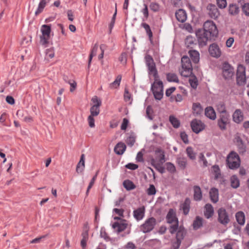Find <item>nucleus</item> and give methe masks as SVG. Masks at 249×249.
<instances>
[{"label":"nucleus","mask_w":249,"mask_h":249,"mask_svg":"<svg viewBox=\"0 0 249 249\" xmlns=\"http://www.w3.org/2000/svg\"><path fill=\"white\" fill-rule=\"evenodd\" d=\"M182 69L180 70V73L183 77H189L192 74L193 68L190 58L186 55L181 58Z\"/></svg>","instance_id":"f257e3e1"},{"label":"nucleus","mask_w":249,"mask_h":249,"mask_svg":"<svg viewBox=\"0 0 249 249\" xmlns=\"http://www.w3.org/2000/svg\"><path fill=\"white\" fill-rule=\"evenodd\" d=\"M227 164L231 169H236L240 165L239 155L235 152L231 151L227 156Z\"/></svg>","instance_id":"f03ea898"},{"label":"nucleus","mask_w":249,"mask_h":249,"mask_svg":"<svg viewBox=\"0 0 249 249\" xmlns=\"http://www.w3.org/2000/svg\"><path fill=\"white\" fill-rule=\"evenodd\" d=\"M203 28V32L210 36L211 38L214 39L217 36L218 31L213 21L209 20L206 21L204 24Z\"/></svg>","instance_id":"7ed1b4c3"},{"label":"nucleus","mask_w":249,"mask_h":249,"mask_svg":"<svg viewBox=\"0 0 249 249\" xmlns=\"http://www.w3.org/2000/svg\"><path fill=\"white\" fill-rule=\"evenodd\" d=\"M186 234V231L185 228L179 227L176 233V241L172 242L171 249H178Z\"/></svg>","instance_id":"20e7f679"},{"label":"nucleus","mask_w":249,"mask_h":249,"mask_svg":"<svg viewBox=\"0 0 249 249\" xmlns=\"http://www.w3.org/2000/svg\"><path fill=\"white\" fill-rule=\"evenodd\" d=\"M41 31L42 35L40 36V43L42 45L46 46L48 43V40L50 37L51 26L50 25H43L41 26Z\"/></svg>","instance_id":"39448f33"},{"label":"nucleus","mask_w":249,"mask_h":249,"mask_svg":"<svg viewBox=\"0 0 249 249\" xmlns=\"http://www.w3.org/2000/svg\"><path fill=\"white\" fill-rule=\"evenodd\" d=\"M221 70L223 77L226 80L231 78L234 75V69L228 62L222 63Z\"/></svg>","instance_id":"423d86ee"},{"label":"nucleus","mask_w":249,"mask_h":249,"mask_svg":"<svg viewBox=\"0 0 249 249\" xmlns=\"http://www.w3.org/2000/svg\"><path fill=\"white\" fill-rule=\"evenodd\" d=\"M236 81L239 85H244L246 82V68L243 65L240 64L237 67Z\"/></svg>","instance_id":"0eeeda50"},{"label":"nucleus","mask_w":249,"mask_h":249,"mask_svg":"<svg viewBox=\"0 0 249 249\" xmlns=\"http://www.w3.org/2000/svg\"><path fill=\"white\" fill-rule=\"evenodd\" d=\"M156 224V220L154 217H150L145 220L141 225V229L143 233H147L152 231Z\"/></svg>","instance_id":"6e6552de"},{"label":"nucleus","mask_w":249,"mask_h":249,"mask_svg":"<svg viewBox=\"0 0 249 249\" xmlns=\"http://www.w3.org/2000/svg\"><path fill=\"white\" fill-rule=\"evenodd\" d=\"M230 117L229 114L219 115L217 122V126L221 130L224 131L227 129V125L230 123Z\"/></svg>","instance_id":"1a4fd4ad"},{"label":"nucleus","mask_w":249,"mask_h":249,"mask_svg":"<svg viewBox=\"0 0 249 249\" xmlns=\"http://www.w3.org/2000/svg\"><path fill=\"white\" fill-rule=\"evenodd\" d=\"M91 101L94 104L90 109V115L97 116L100 113V107L101 106V101L98 99L97 96H94L92 98Z\"/></svg>","instance_id":"9d476101"},{"label":"nucleus","mask_w":249,"mask_h":249,"mask_svg":"<svg viewBox=\"0 0 249 249\" xmlns=\"http://www.w3.org/2000/svg\"><path fill=\"white\" fill-rule=\"evenodd\" d=\"M210 55L216 58H219L222 54V51L217 44L213 43L211 44L208 49Z\"/></svg>","instance_id":"9b49d317"},{"label":"nucleus","mask_w":249,"mask_h":249,"mask_svg":"<svg viewBox=\"0 0 249 249\" xmlns=\"http://www.w3.org/2000/svg\"><path fill=\"white\" fill-rule=\"evenodd\" d=\"M218 220L222 224L226 225L230 222V218L225 209L221 208L218 210Z\"/></svg>","instance_id":"f8f14e48"},{"label":"nucleus","mask_w":249,"mask_h":249,"mask_svg":"<svg viewBox=\"0 0 249 249\" xmlns=\"http://www.w3.org/2000/svg\"><path fill=\"white\" fill-rule=\"evenodd\" d=\"M191 126L193 131L198 134L204 129L205 125L199 120L194 119L191 123Z\"/></svg>","instance_id":"ddd939ff"},{"label":"nucleus","mask_w":249,"mask_h":249,"mask_svg":"<svg viewBox=\"0 0 249 249\" xmlns=\"http://www.w3.org/2000/svg\"><path fill=\"white\" fill-rule=\"evenodd\" d=\"M197 37L198 43L199 47H202L207 45V42L209 40H211L212 38L210 36H208L206 33L203 31L198 32L196 34Z\"/></svg>","instance_id":"4468645a"},{"label":"nucleus","mask_w":249,"mask_h":249,"mask_svg":"<svg viewBox=\"0 0 249 249\" xmlns=\"http://www.w3.org/2000/svg\"><path fill=\"white\" fill-rule=\"evenodd\" d=\"M127 226L126 221L123 220L120 222H116L112 224V228L114 229L118 233H120L124 231Z\"/></svg>","instance_id":"2eb2a0df"},{"label":"nucleus","mask_w":249,"mask_h":249,"mask_svg":"<svg viewBox=\"0 0 249 249\" xmlns=\"http://www.w3.org/2000/svg\"><path fill=\"white\" fill-rule=\"evenodd\" d=\"M209 11L208 14L209 16L213 19H216L219 16V12L215 5L209 4L207 7Z\"/></svg>","instance_id":"dca6fc26"},{"label":"nucleus","mask_w":249,"mask_h":249,"mask_svg":"<svg viewBox=\"0 0 249 249\" xmlns=\"http://www.w3.org/2000/svg\"><path fill=\"white\" fill-rule=\"evenodd\" d=\"M145 208L144 206L138 208L133 211V216L137 220H142L144 216Z\"/></svg>","instance_id":"f3484780"},{"label":"nucleus","mask_w":249,"mask_h":249,"mask_svg":"<svg viewBox=\"0 0 249 249\" xmlns=\"http://www.w3.org/2000/svg\"><path fill=\"white\" fill-rule=\"evenodd\" d=\"M175 16L177 19L181 23L184 22L187 19V14L183 9H178L176 12Z\"/></svg>","instance_id":"a211bd4d"},{"label":"nucleus","mask_w":249,"mask_h":249,"mask_svg":"<svg viewBox=\"0 0 249 249\" xmlns=\"http://www.w3.org/2000/svg\"><path fill=\"white\" fill-rule=\"evenodd\" d=\"M146 66L148 68L149 74H153L154 80L157 81L159 79V76L154 62L150 63V64H148Z\"/></svg>","instance_id":"6ab92c4d"},{"label":"nucleus","mask_w":249,"mask_h":249,"mask_svg":"<svg viewBox=\"0 0 249 249\" xmlns=\"http://www.w3.org/2000/svg\"><path fill=\"white\" fill-rule=\"evenodd\" d=\"M244 119L243 114L239 109H236L232 114L233 121L237 124L241 123Z\"/></svg>","instance_id":"aec40b11"},{"label":"nucleus","mask_w":249,"mask_h":249,"mask_svg":"<svg viewBox=\"0 0 249 249\" xmlns=\"http://www.w3.org/2000/svg\"><path fill=\"white\" fill-rule=\"evenodd\" d=\"M126 145L123 142H118L114 147V151L118 155H122L126 150Z\"/></svg>","instance_id":"412c9836"},{"label":"nucleus","mask_w":249,"mask_h":249,"mask_svg":"<svg viewBox=\"0 0 249 249\" xmlns=\"http://www.w3.org/2000/svg\"><path fill=\"white\" fill-rule=\"evenodd\" d=\"M214 213V209L213 206L209 203L206 204L204 207V215L209 219L212 217Z\"/></svg>","instance_id":"4be33fe9"},{"label":"nucleus","mask_w":249,"mask_h":249,"mask_svg":"<svg viewBox=\"0 0 249 249\" xmlns=\"http://www.w3.org/2000/svg\"><path fill=\"white\" fill-rule=\"evenodd\" d=\"M194 191V199L195 201H198L202 199V194L201 190L199 186L195 185L193 187Z\"/></svg>","instance_id":"5701e85b"},{"label":"nucleus","mask_w":249,"mask_h":249,"mask_svg":"<svg viewBox=\"0 0 249 249\" xmlns=\"http://www.w3.org/2000/svg\"><path fill=\"white\" fill-rule=\"evenodd\" d=\"M205 115L212 120H214L216 117L215 112L212 107H208L205 108Z\"/></svg>","instance_id":"b1692460"},{"label":"nucleus","mask_w":249,"mask_h":249,"mask_svg":"<svg viewBox=\"0 0 249 249\" xmlns=\"http://www.w3.org/2000/svg\"><path fill=\"white\" fill-rule=\"evenodd\" d=\"M166 220L167 223L170 224H172L174 222H178V219L176 216V214L173 209H170L169 211L166 215Z\"/></svg>","instance_id":"393cba45"},{"label":"nucleus","mask_w":249,"mask_h":249,"mask_svg":"<svg viewBox=\"0 0 249 249\" xmlns=\"http://www.w3.org/2000/svg\"><path fill=\"white\" fill-rule=\"evenodd\" d=\"M156 159L158 160L159 163L162 164L165 161L164 152L160 149H157L155 150Z\"/></svg>","instance_id":"a878e982"},{"label":"nucleus","mask_w":249,"mask_h":249,"mask_svg":"<svg viewBox=\"0 0 249 249\" xmlns=\"http://www.w3.org/2000/svg\"><path fill=\"white\" fill-rule=\"evenodd\" d=\"M210 197L211 201L214 203H216L218 201V189L215 188H212L209 192Z\"/></svg>","instance_id":"bb28decb"},{"label":"nucleus","mask_w":249,"mask_h":249,"mask_svg":"<svg viewBox=\"0 0 249 249\" xmlns=\"http://www.w3.org/2000/svg\"><path fill=\"white\" fill-rule=\"evenodd\" d=\"M163 86L161 81L159 79L157 81L155 80L154 82L151 85L152 91L163 90Z\"/></svg>","instance_id":"cd10ccee"},{"label":"nucleus","mask_w":249,"mask_h":249,"mask_svg":"<svg viewBox=\"0 0 249 249\" xmlns=\"http://www.w3.org/2000/svg\"><path fill=\"white\" fill-rule=\"evenodd\" d=\"M51 0H40L37 8L35 12V15H38L43 11L46 5L50 2Z\"/></svg>","instance_id":"c85d7f7f"},{"label":"nucleus","mask_w":249,"mask_h":249,"mask_svg":"<svg viewBox=\"0 0 249 249\" xmlns=\"http://www.w3.org/2000/svg\"><path fill=\"white\" fill-rule=\"evenodd\" d=\"M85 168V155L82 154L80 160L76 166V171L77 173H81Z\"/></svg>","instance_id":"c756f323"},{"label":"nucleus","mask_w":249,"mask_h":249,"mask_svg":"<svg viewBox=\"0 0 249 249\" xmlns=\"http://www.w3.org/2000/svg\"><path fill=\"white\" fill-rule=\"evenodd\" d=\"M235 218L238 223L240 225H243L245 222V216L242 211L238 212L235 214Z\"/></svg>","instance_id":"7c9ffc66"},{"label":"nucleus","mask_w":249,"mask_h":249,"mask_svg":"<svg viewBox=\"0 0 249 249\" xmlns=\"http://www.w3.org/2000/svg\"><path fill=\"white\" fill-rule=\"evenodd\" d=\"M190 203L191 202L190 199L189 198H186L184 203L181 206V208L183 210V213L185 215L188 214L189 212Z\"/></svg>","instance_id":"2f4dec72"},{"label":"nucleus","mask_w":249,"mask_h":249,"mask_svg":"<svg viewBox=\"0 0 249 249\" xmlns=\"http://www.w3.org/2000/svg\"><path fill=\"white\" fill-rule=\"evenodd\" d=\"M189 55L195 63H197L199 61V53L196 50H190L189 51Z\"/></svg>","instance_id":"473e14b6"},{"label":"nucleus","mask_w":249,"mask_h":249,"mask_svg":"<svg viewBox=\"0 0 249 249\" xmlns=\"http://www.w3.org/2000/svg\"><path fill=\"white\" fill-rule=\"evenodd\" d=\"M203 225V219L197 216L193 223V229L195 230L200 228Z\"/></svg>","instance_id":"72a5a7b5"},{"label":"nucleus","mask_w":249,"mask_h":249,"mask_svg":"<svg viewBox=\"0 0 249 249\" xmlns=\"http://www.w3.org/2000/svg\"><path fill=\"white\" fill-rule=\"evenodd\" d=\"M216 109L220 115L229 114L227 111L225 104L223 102H221L217 104Z\"/></svg>","instance_id":"f704fd0d"},{"label":"nucleus","mask_w":249,"mask_h":249,"mask_svg":"<svg viewBox=\"0 0 249 249\" xmlns=\"http://www.w3.org/2000/svg\"><path fill=\"white\" fill-rule=\"evenodd\" d=\"M141 26L145 29L147 35L148 36L150 41L152 43L153 38V33L151 30L149 25L146 23L143 22L142 23Z\"/></svg>","instance_id":"c9c22d12"},{"label":"nucleus","mask_w":249,"mask_h":249,"mask_svg":"<svg viewBox=\"0 0 249 249\" xmlns=\"http://www.w3.org/2000/svg\"><path fill=\"white\" fill-rule=\"evenodd\" d=\"M231 185L232 188L236 189L239 187L240 181L236 175H233L230 178Z\"/></svg>","instance_id":"e433bc0d"},{"label":"nucleus","mask_w":249,"mask_h":249,"mask_svg":"<svg viewBox=\"0 0 249 249\" xmlns=\"http://www.w3.org/2000/svg\"><path fill=\"white\" fill-rule=\"evenodd\" d=\"M122 79V76L118 75L115 80L109 85V88L110 89H115L118 88L120 85Z\"/></svg>","instance_id":"4c0bfd02"},{"label":"nucleus","mask_w":249,"mask_h":249,"mask_svg":"<svg viewBox=\"0 0 249 249\" xmlns=\"http://www.w3.org/2000/svg\"><path fill=\"white\" fill-rule=\"evenodd\" d=\"M229 14L231 15H236L239 12V8L236 4H230L229 7Z\"/></svg>","instance_id":"58836bf2"},{"label":"nucleus","mask_w":249,"mask_h":249,"mask_svg":"<svg viewBox=\"0 0 249 249\" xmlns=\"http://www.w3.org/2000/svg\"><path fill=\"white\" fill-rule=\"evenodd\" d=\"M166 79L168 82L178 83L179 79L177 75L174 73H168L166 74Z\"/></svg>","instance_id":"ea45409f"},{"label":"nucleus","mask_w":249,"mask_h":249,"mask_svg":"<svg viewBox=\"0 0 249 249\" xmlns=\"http://www.w3.org/2000/svg\"><path fill=\"white\" fill-rule=\"evenodd\" d=\"M177 162L178 166L181 169H184L187 165V159L184 157H179L177 158Z\"/></svg>","instance_id":"a19ab883"},{"label":"nucleus","mask_w":249,"mask_h":249,"mask_svg":"<svg viewBox=\"0 0 249 249\" xmlns=\"http://www.w3.org/2000/svg\"><path fill=\"white\" fill-rule=\"evenodd\" d=\"M124 187L127 190L130 191L136 188L135 185L130 180H125L123 182Z\"/></svg>","instance_id":"79ce46f5"},{"label":"nucleus","mask_w":249,"mask_h":249,"mask_svg":"<svg viewBox=\"0 0 249 249\" xmlns=\"http://www.w3.org/2000/svg\"><path fill=\"white\" fill-rule=\"evenodd\" d=\"M193 110L194 114L199 115L201 114L202 108L200 103H196L193 105Z\"/></svg>","instance_id":"37998d69"},{"label":"nucleus","mask_w":249,"mask_h":249,"mask_svg":"<svg viewBox=\"0 0 249 249\" xmlns=\"http://www.w3.org/2000/svg\"><path fill=\"white\" fill-rule=\"evenodd\" d=\"M169 121L175 128H178L180 126L179 121L173 116H170L169 117Z\"/></svg>","instance_id":"c03bdc74"},{"label":"nucleus","mask_w":249,"mask_h":249,"mask_svg":"<svg viewBox=\"0 0 249 249\" xmlns=\"http://www.w3.org/2000/svg\"><path fill=\"white\" fill-rule=\"evenodd\" d=\"M186 154L188 157L192 160L196 159V153L194 152L192 147H188L186 150Z\"/></svg>","instance_id":"a18cd8bd"},{"label":"nucleus","mask_w":249,"mask_h":249,"mask_svg":"<svg viewBox=\"0 0 249 249\" xmlns=\"http://www.w3.org/2000/svg\"><path fill=\"white\" fill-rule=\"evenodd\" d=\"M98 46L97 44H95L94 46L93 47L90 54L89 55V67L92 58L93 56L96 55V53L98 50Z\"/></svg>","instance_id":"49530a36"},{"label":"nucleus","mask_w":249,"mask_h":249,"mask_svg":"<svg viewBox=\"0 0 249 249\" xmlns=\"http://www.w3.org/2000/svg\"><path fill=\"white\" fill-rule=\"evenodd\" d=\"M212 168L215 178L217 179L219 178H220L221 176V173L219 166L217 165H214L213 166Z\"/></svg>","instance_id":"de8ad7c7"},{"label":"nucleus","mask_w":249,"mask_h":249,"mask_svg":"<svg viewBox=\"0 0 249 249\" xmlns=\"http://www.w3.org/2000/svg\"><path fill=\"white\" fill-rule=\"evenodd\" d=\"M124 100L125 102H129L130 104H131L132 101V95L126 88L124 89Z\"/></svg>","instance_id":"09e8293b"},{"label":"nucleus","mask_w":249,"mask_h":249,"mask_svg":"<svg viewBox=\"0 0 249 249\" xmlns=\"http://www.w3.org/2000/svg\"><path fill=\"white\" fill-rule=\"evenodd\" d=\"M191 86L193 89H196L198 85V81L196 76L193 75L189 80Z\"/></svg>","instance_id":"8fccbe9b"},{"label":"nucleus","mask_w":249,"mask_h":249,"mask_svg":"<svg viewBox=\"0 0 249 249\" xmlns=\"http://www.w3.org/2000/svg\"><path fill=\"white\" fill-rule=\"evenodd\" d=\"M157 190L153 184H150L149 188L146 190V192L148 196H153L156 193Z\"/></svg>","instance_id":"3c124183"},{"label":"nucleus","mask_w":249,"mask_h":249,"mask_svg":"<svg viewBox=\"0 0 249 249\" xmlns=\"http://www.w3.org/2000/svg\"><path fill=\"white\" fill-rule=\"evenodd\" d=\"M54 56V51L53 48L48 49L46 50V59L53 58Z\"/></svg>","instance_id":"603ef678"},{"label":"nucleus","mask_w":249,"mask_h":249,"mask_svg":"<svg viewBox=\"0 0 249 249\" xmlns=\"http://www.w3.org/2000/svg\"><path fill=\"white\" fill-rule=\"evenodd\" d=\"M166 166L167 171L171 173H174L176 171L175 165L171 162H167L166 163Z\"/></svg>","instance_id":"864d4df0"},{"label":"nucleus","mask_w":249,"mask_h":249,"mask_svg":"<svg viewBox=\"0 0 249 249\" xmlns=\"http://www.w3.org/2000/svg\"><path fill=\"white\" fill-rule=\"evenodd\" d=\"M155 98L156 100H160L162 99L163 95V90L152 91Z\"/></svg>","instance_id":"5fc2aeb1"},{"label":"nucleus","mask_w":249,"mask_h":249,"mask_svg":"<svg viewBox=\"0 0 249 249\" xmlns=\"http://www.w3.org/2000/svg\"><path fill=\"white\" fill-rule=\"evenodd\" d=\"M126 142L128 146L132 147L135 142V138L133 136H129L126 140Z\"/></svg>","instance_id":"6e6d98bb"},{"label":"nucleus","mask_w":249,"mask_h":249,"mask_svg":"<svg viewBox=\"0 0 249 249\" xmlns=\"http://www.w3.org/2000/svg\"><path fill=\"white\" fill-rule=\"evenodd\" d=\"M179 228V227H178V222H176L175 223V224L170 226L169 230L171 234H173L175 232H177Z\"/></svg>","instance_id":"4d7b16f0"},{"label":"nucleus","mask_w":249,"mask_h":249,"mask_svg":"<svg viewBox=\"0 0 249 249\" xmlns=\"http://www.w3.org/2000/svg\"><path fill=\"white\" fill-rule=\"evenodd\" d=\"M216 1L218 7L221 9L225 8L227 6L226 0H216Z\"/></svg>","instance_id":"13d9d810"},{"label":"nucleus","mask_w":249,"mask_h":249,"mask_svg":"<svg viewBox=\"0 0 249 249\" xmlns=\"http://www.w3.org/2000/svg\"><path fill=\"white\" fill-rule=\"evenodd\" d=\"M180 135L182 141L186 144L188 143V137L186 133L185 132H181Z\"/></svg>","instance_id":"bf43d9fd"},{"label":"nucleus","mask_w":249,"mask_h":249,"mask_svg":"<svg viewBox=\"0 0 249 249\" xmlns=\"http://www.w3.org/2000/svg\"><path fill=\"white\" fill-rule=\"evenodd\" d=\"M94 117V116H91L90 115L88 118V121L89 125L91 128L94 127L95 126V124H94L95 120L93 118Z\"/></svg>","instance_id":"052dcab7"},{"label":"nucleus","mask_w":249,"mask_h":249,"mask_svg":"<svg viewBox=\"0 0 249 249\" xmlns=\"http://www.w3.org/2000/svg\"><path fill=\"white\" fill-rule=\"evenodd\" d=\"M242 10L244 14L249 16V3H245L242 6Z\"/></svg>","instance_id":"680f3d73"},{"label":"nucleus","mask_w":249,"mask_h":249,"mask_svg":"<svg viewBox=\"0 0 249 249\" xmlns=\"http://www.w3.org/2000/svg\"><path fill=\"white\" fill-rule=\"evenodd\" d=\"M100 236L106 240L109 238L104 228H101L100 230Z\"/></svg>","instance_id":"e2e57ef3"},{"label":"nucleus","mask_w":249,"mask_h":249,"mask_svg":"<svg viewBox=\"0 0 249 249\" xmlns=\"http://www.w3.org/2000/svg\"><path fill=\"white\" fill-rule=\"evenodd\" d=\"M143 6H144V8L142 10V12L144 16V17L146 19H147L149 16L148 6L146 4H144Z\"/></svg>","instance_id":"0e129e2a"},{"label":"nucleus","mask_w":249,"mask_h":249,"mask_svg":"<svg viewBox=\"0 0 249 249\" xmlns=\"http://www.w3.org/2000/svg\"><path fill=\"white\" fill-rule=\"evenodd\" d=\"M125 167L128 169L134 170L138 168V165L133 163H129L125 165Z\"/></svg>","instance_id":"69168bd1"},{"label":"nucleus","mask_w":249,"mask_h":249,"mask_svg":"<svg viewBox=\"0 0 249 249\" xmlns=\"http://www.w3.org/2000/svg\"><path fill=\"white\" fill-rule=\"evenodd\" d=\"M150 8L152 11L157 12L159 10V5L156 3L152 2L150 5Z\"/></svg>","instance_id":"338daca9"},{"label":"nucleus","mask_w":249,"mask_h":249,"mask_svg":"<svg viewBox=\"0 0 249 249\" xmlns=\"http://www.w3.org/2000/svg\"><path fill=\"white\" fill-rule=\"evenodd\" d=\"M152 112H153V110H152V107L150 106H148L146 108V115H147V117L150 120H152V119H153V118L151 116V114H152Z\"/></svg>","instance_id":"774afa93"}]
</instances>
